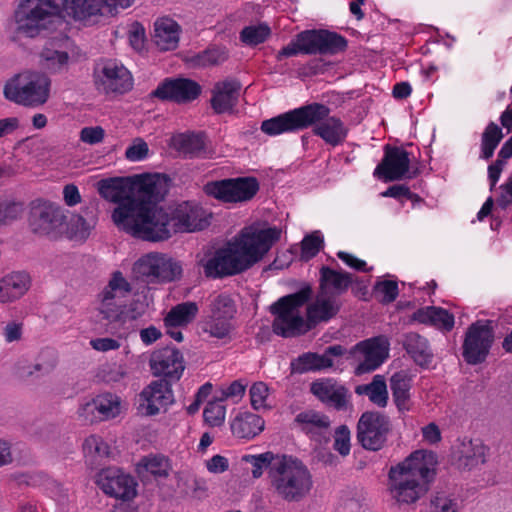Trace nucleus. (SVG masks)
<instances>
[{
    "label": "nucleus",
    "instance_id": "nucleus-1",
    "mask_svg": "<svg viewBox=\"0 0 512 512\" xmlns=\"http://www.w3.org/2000/svg\"><path fill=\"white\" fill-rule=\"evenodd\" d=\"M62 6L80 21L97 15H113L117 6H128V0H21L14 19L19 33L34 38L60 18Z\"/></svg>",
    "mask_w": 512,
    "mask_h": 512
},
{
    "label": "nucleus",
    "instance_id": "nucleus-2",
    "mask_svg": "<svg viewBox=\"0 0 512 512\" xmlns=\"http://www.w3.org/2000/svg\"><path fill=\"white\" fill-rule=\"evenodd\" d=\"M277 228L244 227L226 248L206 261H201L207 277L218 278L246 271L261 261L279 240Z\"/></svg>",
    "mask_w": 512,
    "mask_h": 512
},
{
    "label": "nucleus",
    "instance_id": "nucleus-3",
    "mask_svg": "<svg viewBox=\"0 0 512 512\" xmlns=\"http://www.w3.org/2000/svg\"><path fill=\"white\" fill-rule=\"evenodd\" d=\"M312 127L315 136L326 144L336 147L345 142L348 127L337 116L331 115V109L321 103H311L280 114L261 124V130L269 136H277Z\"/></svg>",
    "mask_w": 512,
    "mask_h": 512
},
{
    "label": "nucleus",
    "instance_id": "nucleus-4",
    "mask_svg": "<svg viewBox=\"0 0 512 512\" xmlns=\"http://www.w3.org/2000/svg\"><path fill=\"white\" fill-rule=\"evenodd\" d=\"M436 464L435 453L417 450L403 461L392 465L386 484L390 498L399 506L416 503L427 493Z\"/></svg>",
    "mask_w": 512,
    "mask_h": 512
},
{
    "label": "nucleus",
    "instance_id": "nucleus-5",
    "mask_svg": "<svg viewBox=\"0 0 512 512\" xmlns=\"http://www.w3.org/2000/svg\"><path fill=\"white\" fill-rule=\"evenodd\" d=\"M268 490L273 497L287 503L305 500L313 489V476L303 461L282 454L267 475Z\"/></svg>",
    "mask_w": 512,
    "mask_h": 512
},
{
    "label": "nucleus",
    "instance_id": "nucleus-6",
    "mask_svg": "<svg viewBox=\"0 0 512 512\" xmlns=\"http://www.w3.org/2000/svg\"><path fill=\"white\" fill-rule=\"evenodd\" d=\"M309 296V290H301L281 297L271 305L270 312L274 316L272 330L276 335L291 338L302 335L310 329L301 312Z\"/></svg>",
    "mask_w": 512,
    "mask_h": 512
},
{
    "label": "nucleus",
    "instance_id": "nucleus-7",
    "mask_svg": "<svg viewBox=\"0 0 512 512\" xmlns=\"http://www.w3.org/2000/svg\"><path fill=\"white\" fill-rule=\"evenodd\" d=\"M130 232L137 238L162 242L173 236L168 208L157 205L130 207Z\"/></svg>",
    "mask_w": 512,
    "mask_h": 512
},
{
    "label": "nucleus",
    "instance_id": "nucleus-8",
    "mask_svg": "<svg viewBox=\"0 0 512 512\" xmlns=\"http://www.w3.org/2000/svg\"><path fill=\"white\" fill-rule=\"evenodd\" d=\"M347 47V40L327 30H305L298 33L295 38L277 54V59L292 57L297 54L307 55H334Z\"/></svg>",
    "mask_w": 512,
    "mask_h": 512
},
{
    "label": "nucleus",
    "instance_id": "nucleus-9",
    "mask_svg": "<svg viewBox=\"0 0 512 512\" xmlns=\"http://www.w3.org/2000/svg\"><path fill=\"white\" fill-rule=\"evenodd\" d=\"M50 79L40 73H20L4 85V97L24 107H39L47 102L50 95Z\"/></svg>",
    "mask_w": 512,
    "mask_h": 512
},
{
    "label": "nucleus",
    "instance_id": "nucleus-10",
    "mask_svg": "<svg viewBox=\"0 0 512 512\" xmlns=\"http://www.w3.org/2000/svg\"><path fill=\"white\" fill-rule=\"evenodd\" d=\"M65 215L62 208L50 201L37 199L32 202L28 224L31 232L50 240L64 237Z\"/></svg>",
    "mask_w": 512,
    "mask_h": 512
},
{
    "label": "nucleus",
    "instance_id": "nucleus-11",
    "mask_svg": "<svg viewBox=\"0 0 512 512\" xmlns=\"http://www.w3.org/2000/svg\"><path fill=\"white\" fill-rule=\"evenodd\" d=\"M128 280L117 270L98 294V311L109 323L121 322L127 306Z\"/></svg>",
    "mask_w": 512,
    "mask_h": 512
},
{
    "label": "nucleus",
    "instance_id": "nucleus-12",
    "mask_svg": "<svg viewBox=\"0 0 512 512\" xmlns=\"http://www.w3.org/2000/svg\"><path fill=\"white\" fill-rule=\"evenodd\" d=\"M175 397L170 381L166 379L152 380L135 397L137 414L144 417H155L166 413L174 404Z\"/></svg>",
    "mask_w": 512,
    "mask_h": 512
},
{
    "label": "nucleus",
    "instance_id": "nucleus-13",
    "mask_svg": "<svg viewBox=\"0 0 512 512\" xmlns=\"http://www.w3.org/2000/svg\"><path fill=\"white\" fill-rule=\"evenodd\" d=\"M133 270L150 282H172L180 279L183 272L178 260L159 252L143 255L134 263Z\"/></svg>",
    "mask_w": 512,
    "mask_h": 512
},
{
    "label": "nucleus",
    "instance_id": "nucleus-14",
    "mask_svg": "<svg viewBox=\"0 0 512 512\" xmlns=\"http://www.w3.org/2000/svg\"><path fill=\"white\" fill-rule=\"evenodd\" d=\"M203 189L221 202L239 203L251 200L259 190V183L254 177H238L208 182Z\"/></svg>",
    "mask_w": 512,
    "mask_h": 512
},
{
    "label": "nucleus",
    "instance_id": "nucleus-15",
    "mask_svg": "<svg viewBox=\"0 0 512 512\" xmlns=\"http://www.w3.org/2000/svg\"><path fill=\"white\" fill-rule=\"evenodd\" d=\"M167 177L160 173L130 175V207L156 205L167 192Z\"/></svg>",
    "mask_w": 512,
    "mask_h": 512
},
{
    "label": "nucleus",
    "instance_id": "nucleus-16",
    "mask_svg": "<svg viewBox=\"0 0 512 512\" xmlns=\"http://www.w3.org/2000/svg\"><path fill=\"white\" fill-rule=\"evenodd\" d=\"M389 343L383 337H374L356 344L350 351L356 375L376 370L388 357Z\"/></svg>",
    "mask_w": 512,
    "mask_h": 512
},
{
    "label": "nucleus",
    "instance_id": "nucleus-17",
    "mask_svg": "<svg viewBox=\"0 0 512 512\" xmlns=\"http://www.w3.org/2000/svg\"><path fill=\"white\" fill-rule=\"evenodd\" d=\"M389 430L388 417L378 412H365L357 424V439L363 448L378 451L384 446Z\"/></svg>",
    "mask_w": 512,
    "mask_h": 512
},
{
    "label": "nucleus",
    "instance_id": "nucleus-18",
    "mask_svg": "<svg viewBox=\"0 0 512 512\" xmlns=\"http://www.w3.org/2000/svg\"><path fill=\"white\" fill-rule=\"evenodd\" d=\"M494 338L488 321H477L466 333L463 343V357L467 363L475 365L483 362L489 353Z\"/></svg>",
    "mask_w": 512,
    "mask_h": 512
},
{
    "label": "nucleus",
    "instance_id": "nucleus-19",
    "mask_svg": "<svg viewBox=\"0 0 512 512\" xmlns=\"http://www.w3.org/2000/svg\"><path fill=\"white\" fill-rule=\"evenodd\" d=\"M410 168L409 153L402 147L391 146L384 147V157L376 166L373 175L384 182L401 180L408 175Z\"/></svg>",
    "mask_w": 512,
    "mask_h": 512
},
{
    "label": "nucleus",
    "instance_id": "nucleus-20",
    "mask_svg": "<svg viewBox=\"0 0 512 512\" xmlns=\"http://www.w3.org/2000/svg\"><path fill=\"white\" fill-rule=\"evenodd\" d=\"M152 374L163 379L178 381L185 370L182 353L174 347H164L152 352L149 359Z\"/></svg>",
    "mask_w": 512,
    "mask_h": 512
},
{
    "label": "nucleus",
    "instance_id": "nucleus-21",
    "mask_svg": "<svg viewBox=\"0 0 512 512\" xmlns=\"http://www.w3.org/2000/svg\"><path fill=\"white\" fill-rule=\"evenodd\" d=\"M120 398L112 393L97 395L78 408L79 418L89 424L113 419L120 413Z\"/></svg>",
    "mask_w": 512,
    "mask_h": 512
},
{
    "label": "nucleus",
    "instance_id": "nucleus-22",
    "mask_svg": "<svg viewBox=\"0 0 512 512\" xmlns=\"http://www.w3.org/2000/svg\"><path fill=\"white\" fill-rule=\"evenodd\" d=\"M168 211L173 235L202 230L208 225L205 211L195 203L183 202L174 208H168Z\"/></svg>",
    "mask_w": 512,
    "mask_h": 512
},
{
    "label": "nucleus",
    "instance_id": "nucleus-23",
    "mask_svg": "<svg viewBox=\"0 0 512 512\" xmlns=\"http://www.w3.org/2000/svg\"><path fill=\"white\" fill-rule=\"evenodd\" d=\"M127 69L115 60L98 64L94 70V83L98 91L105 94H122L126 91Z\"/></svg>",
    "mask_w": 512,
    "mask_h": 512
},
{
    "label": "nucleus",
    "instance_id": "nucleus-24",
    "mask_svg": "<svg viewBox=\"0 0 512 512\" xmlns=\"http://www.w3.org/2000/svg\"><path fill=\"white\" fill-rule=\"evenodd\" d=\"M240 82L233 79L218 81L211 90V107L217 114L230 113L238 104Z\"/></svg>",
    "mask_w": 512,
    "mask_h": 512
},
{
    "label": "nucleus",
    "instance_id": "nucleus-25",
    "mask_svg": "<svg viewBox=\"0 0 512 512\" xmlns=\"http://www.w3.org/2000/svg\"><path fill=\"white\" fill-rule=\"evenodd\" d=\"M201 92V87L190 79L167 80L157 87L154 95L161 99L173 100L185 103L196 99Z\"/></svg>",
    "mask_w": 512,
    "mask_h": 512
},
{
    "label": "nucleus",
    "instance_id": "nucleus-26",
    "mask_svg": "<svg viewBox=\"0 0 512 512\" xmlns=\"http://www.w3.org/2000/svg\"><path fill=\"white\" fill-rule=\"evenodd\" d=\"M312 394L324 404L342 410L348 402V390L334 379H320L311 384Z\"/></svg>",
    "mask_w": 512,
    "mask_h": 512
},
{
    "label": "nucleus",
    "instance_id": "nucleus-27",
    "mask_svg": "<svg viewBox=\"0 0 512 512\" xmlns=\"http://www.w3.org/2000/svg\"><path fill=\"white\" fill-rule=\"evenodd\" d=\"M96 483L108 496L128 500V474L121 468L107 467L97 474Z\"/></svg>",
    "mask_w": 512,
    "mask_h": 512
},
{
    "label": "nucleus",
    "instance_id": "nucleus-28",
    "mask_svg": "<svg viewBox=\"0 0 512 512\" xmlns=\"http://www.w3.org/2000/svg\"><path fill=\"white\" fill-rule=\"evenodd\" d=\"M353 283L352 274L323 266L320 269L319 291L339 299Z\"/></svg>",
    "mask_w": 512,
    "mask_h": 512
},
{
    "label": "nucleus",
    "instance_id": "nucleus-29",
    "mask_svg": "<svg viewBox=\"0 0 512 512\" xmlns=\"http://www.w3.org/2000/svg\"><path fill=\"white\" fill-rule=\"evenodd\" d=\"M181 26L168 16L159 17L154 22L153 40L161 51H171L178 47Z\"/></svg>",
    "mask_w": 512,
    "mask_h": 512
},
{
    "label": "nucleus",
    "instance_id": "nucleus-30",
    "mask_svg": "<svg viewBox=\"0 0 512 512\" xmlns=\"http://www.w3.org/2000/svg\"><path fill=\"white\" fill-rule=\"evenodd\" d=\"M341 305L339 299L318 291L314 302L307 307V318L313 324L328 321L338 313Z\"/></svg>",
    "mask_w": 512,
    "mask_h": 512
},
{
    "label": "nucleus",
    "instance_id": "nucleus-31",
    "mask_svg": "<svg viewBox=\"0 0 512 512\" xmlns=\"http://www.w3.org/2000/svg\"><path fill=\"white\" fill-rule=\"evenodd\" d=\"M412 377L408 371L395 372L390 378V389L393 401L400 412H407L411 409Z\"/></svg>",
    "mask_w": 512,
    "mask_h": 512
},
{
    "label": "nucleus",
    "instance_id": "nucleus-32",
    "mask_svg": "<svg viewBox=\"0 0 512 512\" xmlns=\"http://www.w3.org/2000/svg\"><path fill=\"white\" fill-rule=\"evenodd\" d=\"M30 277L25 272H14L0 280V302L7 303L22 297L29 289Z\"/></svg>",
    "mask_w": 512,
    "mask_h": 512
},
{
    "label": "nucleus",
    "instance_id": "nucleus-33",
    "mask_svg": "<svg viewBox=\"0 0 512 512\" xmlns=\"http://www.w3.org/2000/svg\"><path fill=\"white\" fill-rule=\"evenodd\" d=\"M264 427L263 418L251 412L239 413L231 423L233 435L242 439L256 437L264 430Z\"/></svg>",
    "mask_w": 512,
    "mask_h": 512
},
{
    "label": "nucleus",
    "instance_id": "nucleus-34",
    "mask_svg": "<svg viewBox=\"0 0 512 512\" xmlns=\"http://www.w3.org/2000/svg\"><path fill=\"white\" fill-rule=\"evenodd\" d=\"M172 469L170 459L162 454L144 456L136 465L139 477L151 475L155 478H167Z\"/></svg>",
    "mask_w": 512,
    "mask_h": 512
},
{
    "label": "nucleus",
    "instance_id": "nucleus-35",
    "mask_svg": "<svg viewBox=\"0 0 512 512\" xmlns=\"http://www.w3.org/2000/svg\"><path fill=\"white\" fill-rule=\"evenodd\" d=\"M97 189L101 197L115 204L128 201V176L102 179Z\"/></svg>",
    "mask_w": 512,
    "mask_h": 512
},
{
    "label": "nucleus",
    "instance_id": "nucleus-36",
    "mask_svg": "<svg viewBox=\"0 0 512 512\" xmlns=\"http://www.w3.org/2000/svg\"><path fill=\"white\" fill-rule=\"evenodd\" d=\"M489 448L479 439L463 443L460 465L467 470H472L486 462Z\"/></svg>",
    "mask_w": 512,
    "mask_h": 512
},
{
    "label": "nucleus",
    "instance_id": "nucleus-37",
    "mask_svg": "<svg viewBox=\"0 0 512 512\" xmlns=\"http://www.w3.org/2000/svg\"><path fill=\"white\" fill-rule=\"evenodd\" d=\"M199 311L195 302H183L174 306L165 316L164 323L166 328H178L187 326L197 316Z\"/></svg>",
    "mask_w": 512,
    "mask_h": 512
},
{
    "label": "nucleus",
    "instance_id": "nucleus-38",
    "mask_svg": "<svg viewBox=\"0 0 512 512\" xmlns=\"http://www.w3.org/2000/svg\"><path fill=\"white\" fill-rule=\"evenodd\" d=\"M403 346L419 365H427L431 362L432 353L427 340L417 333H407L403 338Z\"/></svg>",
    "mask_w": 512,
    "mask_h": 512
},
{
    "label": "nucleus",
    "instance_id": "nucleus-39",
    "mask_svg": "<svg viewBox=\"0 0 512 512\" xmlns=\"http://www.w3.org/2000/svg\"><path fill=\"white\" fill-rule=\"evenodd\" d=\"M355 393L367 396L378 407L383 408L388 403L387 384L383 375L377 374L370 383L356 386Z\"/></svg>",
    "mask_w": 512,
    "mask_h": 512
},
{
    "label": "nucleus",
    "instance_id": "nucleus-40",
    "mask_svg": "<svg viewBox=\"0 0 512 512\" xmlns=\"http://www.w3.org/2000/svg\"><path fill=\"white\" fill-rule=\"evenodd\" d=\"M96 225V218H84L80 214L73 215L69 221L65 220L64 236L69 240L85 241Z\"/></svg>",
    "mask_w": 512,
    "mask_h": 512
},
{
    "label": "nucleus",
    "instance_id": "nucleus-41",
    "mask_svg": "<svg viewBox=\"0 0 512 512\" xmlns=\"http://www.w3.org/2000/svg\"><path fill=\"white\" fill-rule=\"evenodd\" d=\"M295 421L301 426L303 431L310 434L326 432L331 424L328 416L314 410L299 413Z\"/></svg>",
    "mask_w": 512,
    "mask_h": 512
},
{
    "label": "nucleus",
    "instance_id": "nucleus-42",
    "mask_svg": "<svg viewBox=\"0 0 512 512\" xmlns=\"http://www.w3.org/2000/svg\"><path fill=\"white\" fill-rule=\"evenodd\" d=\"M173 147L185 156L198 155L204 149L202 136L196 134H178L172 138Z\"/></svg>",
    "mask_w": 512,
    "mask_h": 512
},
{
    "label": "nucleus",
    "instance_id": "nucleus-43",
    "mask_svg": "<svg viewBox=\"0 0 512 512\" xmlns=\"http://www.w3.org/2000/svg\"><path fill=\"white\" fill-rule=\"evenodd\" d=\"M282 454H274L272 452H265L257 455L247 454L242 456V461L252 465V477L255 479L263 475L264 469L270 471L278 460L281 459Z\"/></svg>",
    "mask_w": 512,
    "mask_h": 512
},
{
    "label": "nucleus",
    "instance_id": "nucleus-44",
    "mask_svg": "<svg viewBox=\"0 0 512 512\" xmlns=\"http://www.w3.org/2000/svg\"><path fill=\"white\" fill-rule=\"evenodd\" d=\"M332 365L333 361L328 360L326 356L310 352L299 356L297 360L292 363L293 370L299 373L321 370L332 367Z\"/></svg>",
    "mask_w": 512,
    "mask_h": 512
},
{
    "label": "nucleus",
    "instance_id": "nucleus-45",
    "mask_svg": "<svg viewBox=\"0 0 512 512\" xmlns=\"http://www.w3.org/2000/svg\"><path fill=\"white\" fill-rule=\"evenodd\" d=\"M502 138V129L496 123L490 122L481 136V157L490 159Z\"/></svg>",
    "mask_w": 512,
    "mask_h": 512
},
{
    "label": "nucleus",
    "instance_id": "nucleus-46",
    "mask_svg": "<svg viewBox=\"0 0 512 512\" xmlns=\"http://www.w3.org/2000/svg\"><path fill=\"white\" fill-rule=\"evenodd\" d=\"M233 326L231 320L225 317H212L208 316L203 322V331L209 334L210 337L217 339H225L229 336Z\"/></svg>",
    "mask_w": 512,
    "mask_h": 512
},
{
    "label": "nucleus",
    "instance_id": "nucleus-47",
    "mask_svg": "<svg viewBox=\"0 0 512 512\" xmlns=\"http://www.w3.org/2000/svg\"><path fill=\"white\" fill-rule=\"evenodd\" d=\"M225 416L226 407L220 398L209 402L203 411L204 420L211 427L221 426L225 421Z\"/></svg>",
    "mask_w": 512,
    "mask_h": 512
},
{
    "label": "nucleus",
    "instance_id": "nucleus-48",
    "mask_svg": "<svg viewBox=\"0 0 512 512\" xmlns=\"http://www.w3.org/2000/svg\"><path fill=\"white\" fill-rule=\"evenodd\" d=\"M83 451L86 458L97 457L102 459L109 457L110 454L109 445L102 439V437L97 435H90L84 440Z\"/></svg>",
    "mask_w": 512,
    "mask_h": 512
},
{
    "label": "nucleus",
    "instance_id": "nucleus-49",
    "mask_svg": "<svg viewBox=\"0 0 512 512\" xmlns=\"http://www.w3.org/2000/svg\"><path fill=\"white\" fill-rule=\"evenodd\" d=\"M236 312V307L233 300L228 295H218L211 303L212 317H225L232 320Z\"/></svg>",
    "mask_w": 512,
    "mask_h": 512
},
{
    "label": "nucleus",
    "instance_id": "nucleus-50",
    "mask_svg": "<svg viewBox=\"0 0 512 512\" xmlns=\"http://www.w3.org/2000/svg\"><path fill=\"white\" fill-rule=\"evenodd\" d=\"M269 34L270 29L266 25L247 26L241 31L240 38L245 44L254 46L263 43Z\"/></svg>",
    "mask_w": 512,
    "mask_h": 512
},
{
    "label": "nucleus",
    "instance_id": "nucleus-51",
    "mask_svg": "<svg viewBox=\"0 0 512 512\" xmlns=\"http://www.w3.org/2000/svg\"><path fill=\"white\" fill-rule=\"evenodd\" d=\"M228 57L227 51L223 47H211L199 53L195 57V63L199 66L217 65L225 61Z\"/></svg>",
    "mask_w": 512,
    "mask_h": 512
},
{
    "label": "nucleus",
    "instance_id": "nucleus-52",
    "mask_svg": "<svg viewBox=\"0 0 512 512\" xmlns=\"http://www.w3.org/2000/svg\"><path fill=\"white\" fill-rule=\"evenodd\" d=\"M41 57L45 61L46 68L53 72L61 70L69 60V55L67 52L49 48H45L42 51Z\"/></svg>",
    "mask_w": 512,
    "mask_h": 512
},
{
    "label": "nucleus",
    "instance_id": "nucleus-53",
    "mask_svg": "<svg viewBox=\"0 0 512 512\" xmlns=\"http://www.w3.org/2000/svg\"><path fill=\"white\" fill-rule=\"evenodd\" d=\"M251 405L255 410L268 409L267 399L269 396V388L264 382L254 383L250 390Z\"/></svg>",
    "mask_w": 512,
    "mask_h": 512
},
{
    "label": "nucleus",
    "instance_id": "nucleus-54",
    "mask_svg": "<svg viewBox=\"0 0 512 512\" xmlns=\"http://www.w3.org/2000/svg\"><path fill=\"white\" fill-rule=\"evenodd\" d=\"M323 246V238L319 232H314L302 240L301 259L308 261L315 257Z\"/></svg>",
    "mask_w": 512,
    "mask_h": 512
},
{
    "label": "nucleus",
    "instance_id": "nucleus-55",
    "mask_svg": "<svg viewBox=\"0 0 512 512\" xmlns=\"http://www.w3.org/2000/svg\"><path fill=\"white\" fill-rule=\"evenodd\" d=\"M374 290L380 296V301L385 304L393 302L399 294L398 284L392 280L377 282Z\"/></svg>",
    "mask_w": 512,
    "mask_h": 512
},
{
    "label": "nucleus",
    "instance_id": "nucleus-56",
    "mask_svg": "<svg viewBox=\"0 0 512 512\" xmlns=\"http://www.w3.org/2000/svg\"><path fill=\"white\" fill-rule=\"evenodd\" d=\"M430 325L442 331H451L454 327V316L441 307H435Z\"/></svg>",
    "mask_w": 512,
    "mask_h": 512
},
{
    "label": "nucleus",
    "instance_id": "nucleus-57",
    "mask_svg": "<svg viewBox=\"0 0 512 512\" xmlns=\"http://www.w3.org/2000/svg\"><path fill=\"white\" fill-rule=\"evenodd\" d=\"M130 46L139 53L146 49V31L143 25L139 22L130 24Z\"/></svg>",
    "mask_w": 512,
    "mask_h": 512
},
{
    "label": "nucleus",
    "instance_id": "nucleus-58",
    "mask_svg": "<svg viewBox=\"0 0 512 512\" xmlns=\"http://www.w3.org/2000/svg\"><path fill=\"white\" fill-rule=\"evenodd\" d=\"M333 447L342 456L350 453V431L347 426L342 425L336 429Z\"/></svg>",
    "mask_w": 512,
    "mask_h": 512
},
{
    "label": "nucleus",
    "instance_id": "nucleus-59",
    "mask_svg": "<svg viewBox=\"0 0 512 512\" xmlns=\"http://www.w3.org/2000/svg\"><path fill=\"white\" fill-rule=\"evenodd\" d=\"M245 390L246 384H244L241 380H235L227 387L221 388V396L219 398L222 401L232 399L237 402L244 396Z\"/></svg>",
    "mask_w": 512,
    "mask_h": 512
},
{
    "label": "nucleus",
    "instance_id": "nucleus-60",
    "mask_svg": "<svg viewBox=\"0 0 512 512\" xmlns=\"http://www.w3.org/2000/svg\"><path fill=\"white\" fill-rule=\"evenodd\" d=\"M105 131L101 126L84 127L80 131V140L89 145L99 144L103 141Z\"/></svg>",
    "mask_w": 512,
    "mask_h": 512
},
{
    "label": "nucleus",
    "instance_id": "nucleus-61",
    "mask_svg": "<svg viewBox=\"0 0 512 512\" xmlns=\"http://www.w3.org/2000/svg\"><path fill=\"white\" fill-rule=\"evenodd\" d=\"M430 512H457V504L444 495H437L431 500Z\"/></svg>",
    "mask_w": 512,
    "mask_h": 512
},
{
    "label": "nucleus",
    "instance_id": "nucleus-62",
    "mask_svg": "<svg viewBox=\"0 0 512 512\" xmlns=\"http://www.w3.org/2000/svg\"><path fill=\"white\" fill-rule=\"evenodd\" d=\"M22 212L20 204L0 202V224L16 220Z\"/></svg>",
    "mask_w": 512,
    "mask_h": 512
},
{
    "label": "nucleus",
    "instance_id": "nucleus-63",
    "mask_svg": "<svg viewBox=\"0 0 512 512\" xmlns=\"http://www.w3.org/2000/svg\"><path fill=\"white\" fill-rule=\"evenodd\" d=\"M112 220L119 229L128 232V201L118 203L112 213Z\"/></svg>",
    "mask_w": 512,
    "mask_h": 512
},
{
    "label": "nucleus",
    "instance_id": "nucleus-64",
    "mask_svg": "<svg viewBox=\"0 0 512 512\" xmlns=\"http://www.w3.org/2000/svg\"><path fill=\"white\" fill-rule=\"evenodd\" d=\"M149 155L148 144L142 138L133 139L130 144V161H142Z\"/></svg>",
    "mask_w": 512,
    "mask_h": 512
}]
</instances>
